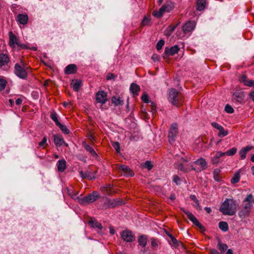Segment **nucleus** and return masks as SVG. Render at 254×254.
<instances>
[{
    "instance_id": "1",
    "label": "nucleus",
    "mask_w": 254,
    "mask_h": 254,
    "mask_svg": "<svg viewBox=\"0 0 254 254\" xmlns=\"http://www.w3.org/2000/svg\"><path fill=\"white\" fill-rule=\"evenodd\" d=\"M238 204L233 199H226L221 204L220 211L224 215H233L237 211Z\"/></svg>"
},
{
    "instance_id": "2",
    "label": "nucleus",
    "mask_w": 254,
    "mask_h": 254,
    "mask_svg": "<svg viewBox=\"0 0 254 254\" xmlns=\"http://www.w3.org/2000/svg\"><path fill=\"white\" fill-rule=\"evenodd\" d=\"M168 100L173 105L179 106L182 103V96L177 90L171 89L168 91Z\"/></svg>"
},
{
    "instance_id": "3",
    "label": "nucleus",
    "mask_w": 254,
    "mask_h": 254,
    "mask_svg": "<svg viewBox=\"0 0 254 254\" xmlns=\"http://www.w3.org/2000/svg\"><path fill=\"white\" fill-rule=\"evenodd\" d=\"M98 198V193L96 191H94L92 193L89 194L87 196L80 198H78V199L80 203L83 205H85L87 203L93 202Z\"/></svg>"
},
{
    "instance_id": "4",
    "label": "nucleus",
    "mask_w": 254,
    "mask_h": 254,
    "mask_svg": "<svg viewBox=\"0 0 254 254\" xmlns=\"http://www.w3.org/2000/svg\"><path fill=\"white\" fill-rule=\"evenodd\" d=\"M9 46L12 48H15L16 45L20 47L21 49H27V47L25 44H21L18 42V40L16 37L12 33V32H9Z\"/></svg>"
},
{
    "instance_id": "5",
    "label": "nucleus",
    "mask_w": 254,
    "mask_h": 254,
    "mask_svg": "<svg viewBox=\"0 0 254 254\" xmlns=\"http://www.w3.org/2000/svg\"><path fill=\"white\" fill-rule=\"evenodd\" d=\"M122 239L127 242H132L135 241V237L132 232L128 230H126L121 233Z\"/></svg>"
},
{
    "instance_id": "6",
    "label": "nucleus",
    "mask_w": 254,
    "mask_h": 254,
    "mask_svg": "<svg viewBox=\"0 0 254 254\" xmlns=\"http://www.w3.org/2000/svg\"><path fill=\"white\" fill-rule=\"evenodd\" d=\"M178 133V126L176 124H172L168 134L169 142L172 143Z\"/></svg>"
},
{
    "instance_id": "7",
    "label": "nucleus",
    "mask_w": 254,
    "mask_h": 254,
    "mask_svg": "<svg viewBox=\"0 0 254 254\" xmlns=\"http://www.w3.org/2000/svg\"><path fill=\"white\" fill-rule=\"evenodd\" d=\"M187 163L188 161L186 159L181 158L178 162L175 163V165L178 169L182 171L188 172L190 171V169L187 164Z\"/></svg>"
},
{
    "instance_id": "8",
    "label": "nucleus",
    "mask_w": 254,
    "mask_h": 254,
    "mask_svg": "<svg viewBox=\"0 0 254 254\" xmlns=\"http://www.w3.org/2000/svg\"><path fill=\"white\" fill-rule=\"evenodd\" d=\"M183 211L187 215L188 218L193 223V224L201 229H203L202 225L198 222L196 218L192 213L185 209H183Z\"/></svg>"
},
{
    "instance_id": "9",
    "label": "nucleus",
    "mask_w": 254,
    "mask_h": 254,
    "mask_svg": "<svg viewBox=\"0 0 254 254\" xmlns=\"http://www.w3.org/2000/svg\"><path fill=\"white\" fill-rule=\"evenodd\" d=\"M9 60L8 56L6 54L0 55V67L2 69L6 70L8 69Z\"/></svg>"
},
{
    "instance_id": "10",
    "label": "nucleus",
    "mask_w": 254,
    "mask_h": 254,
    "mask_svg": "<svg viewBox=\"0 0 254 254\" xmlns=\"http://www.w3.org/2000/svg\"><path fill=\"white\" fill-rule=\"evenodd\" d=\"M15 73L20 78L25 79L27 77V74L26 70L19 64H16L15 65Z\"/></svg>"
},
{
    "instance_id": "11",
    "label": "nucleus",
    "mask_w": 254,
    "mask_h": 254,
    "mask_svg": "<svg viewBox=\"0 0 254 254\" xmlns=\"http://www.w3.org/2000/svg\"><path fill=\"white\" fill-rule=\"evenodd\" d=\"M254 203V198L252 194H249L244 200L242 205L243 208L251 210L253 203Z\"/></svg>"
},
{
    "instance_id": "12",
    "label": "nucleus",
    "mask_w": 254,
    "mask_h": 254,
    "mask_svg": "<svg viewBox=\"0 0 254 254\" xmlns=\"http://www.w3.org/2000/svg\"><path fill=\"white\" fill-rule=\"evenodd\" d=\"M195 23L192 21H189L183 26V31L185 33L191 32L195 27Z\"/></svg>"
},
{
    "instance_id": "13",
    "label": "nucleus",
    "mask_w": 254,
    "mask_h": 254,
    "mask_svg": "<svg viewBox=\"0 0 254 254\" xmlns=\"http://www.w3.org/2000/svg\"><path fill=\"white\" fill-rule=\"evenodd\" d=\"M96 99L98 102L105 103L107 100L106 93L104 91L98 92L96 94Z\"/></svg>"
},
{
    "instance_id": "14",
    "label": "nucleus",
    "mask_w": 254,
    "mask_h": 254,
    "mask_svg": "<svg viewBox=\"0 0 254 254\" xmlns=\"http://www.w3.org/2000/svg\"><path fill=\"white\" fill-rule=\"evenodd\" d=\"M54 142L57 146H61L63 144L66 146H68L67 143L64 142V138L59 135H55L54 136Z\"/></svg>"
},
{
    "instance_id": "15",
    "label": "nucleus",
    "mask_w": 254,
    "mask_h": 254,
    "mask_svg": "<svg viewBox=\"0 0 254 254\" xmlns=\"http://www.w3.org/2000/svg\"><path fill=\"white\" fill-rule=\"evenodd\" d=\"M179 50V48L177 45H175L170 48H166L165 54L168 56H173L177 53Z\"/></svg>"
},
{
    "instance_id": "16",
    "label": "nucleus",
    "mask_w": 254,
    "mask_h": 254,
    "mask_svg": "<svg viewBox=\"0 0 254 254\" xmlns=\"http://www.w3.org/2000/svg\"><path fill=\"white\" fill-rule=\"evenodd\" d=\"M223 152L217 151L214 156L211 158V161L213 164H216L220 162V158L224 156Z\"/></svg>"
},
{
    "instance_id": "17",
    "label": "nucleus",
    "mask_w": 254,
    "mask_h": 254,
    "mask_svg": "<svg viewBox=\"0 0 254 254\" xmlns=\"http://www.w3.org/2000/svg\"><path fill=\"white\" fill-rule=\"evenodd\" d=\"M240 81L245 85L254 87V80L248 79L245 75H242L240 78Z\"/></svg>"
},
{
    "instance_id": "18",
    "label": "nucleus",
    "mask_w": 254,
    "mask_h": 254,
    "mask_svg": "<svg viewBox=\"0 0 254 254\" xmlns=\"http://www.w3.org/2000/svg\"><path fill=\"white\" fill-rule=\"evenodd\" d=\"M77 70V67L74 64H70L66 66L64 69V72L66 74L75 73Z\"/></svg>"
},
{
    "instance_id": "19",
    "label": "nucleus",
    "mask_w": 254,
    "mask_h": 254,
    "mask_svg": "<svg viewBox=\"0 0 254 254\" xmlns=\"http://www.w3.org/2000/svg\"><path fill=\"white\" fill-rule=\"evenodd\" d=\"M119 169L123 171L125 176L129 177L133 175V171L126 165H121Z\"/></svg>"
},
{
    "instance_id": "20",
    "label": "nucleus",
    "mask_w": 254,
    "mask_h": 254,
    "mask_svg": "<svg viewBox=\"0 0 254 254\" xmlns=\"http://www.w3.org/2000/svg\"><path fill=\"white\" fill-rule=\"evenodd\" d=\"M253 148V147L251 146H247L244 148H243L239 152V154L241 156V158L242 160H244L246 157L247 153L251 150Z\"/></svg>"
},
{
    "instance_id": "21",
    "label": "nucleus",
    "mask_w": 254,
    "mask_h": 254,
    "mask_svg": "<svg viewBox=\"0 0 254 254\" xmlns=\"http://www.w3.org/2000/svg\"><path fill=\"white\" fill-rule=\"evenodd\" d=\"M16 20L20 24L25 25L28 22V16L27 14H19L17 15Z\"/></svg>"
},
{
    "instance_id": "22",
    "label": "nucleus",
    "mask_w": 254,
    "mask_h": 254,
    "mask_svg": "<svg viewBox=\"0 0 254 254\" xmlns=\"http://www.w3.org/2000/svg\"><path fill=\"white\" fill-rule=\"evenodd\" d=\"M194 163L200 167V169L203 170L206 168L207 162L203 158H200L194 161Z\"/></svg>"
},
{
    "instance_id": "23",
    "label": "nucleus",
    "mask_w": 254,
    "mask_h": 254,
    "mask_svg": "<svg viewBox=\"0 0 254 254\" xmlns=\"http://www.w3.org/2000/svg\"><path fill=\"white\" fill-rule=\"evenodd\" d=\"M244 99V95L243 92H236L233 94V99L236 102L241 103Z\"/></svg>"
},
{
    "instance_id": "24",
    "label": "nucleus",
    "mask_w": 254,
    "mask_h": 254,
    "mask_svg": "<svg viewBox=\"0 0 254 254\" xmlns=\"http://www.w3.org/2000/svg\"><path fill=\"white\" fill-rule=\"evenodd\" d=\"M83 146L85 149L87 151L89 152L93 157H94L95 158H97L98 157L97 154L96 153L94 149L92 146H90L89 145L86 144L85 142L83 143Z\"/></svg>"
},
{
    "instance_id": "25",
    "label": "nucleus",
    "mask_w": 254,
    "mask_h": 254,
    "mask_svg": "<svg viewBox=\"0 0 254 254\" xmlns=\"http://www.w3.org/2000/svg\"><path fill=\"white\" fill-rule=\"evenodd\" d=\"M82 82L80 80H72L71 86L75 91H78L81 87Z\"/></svg>"
},
{
    "instance_id": "26",
    "label": "nucleus",
    "mask_w": 254,
    "mask_h": 254,
    "mask_svg": "<svg viewBox=\"0 0 254 254\" xmlns=\"http://www.w3.org/2000/svg\"><path fill=\"white\" fill-rule=\"evenodd\" d=\"M57 165L58 171L63 172L66 168V162L64 159L60 160L58 161Z\"/></svg>"
},
{
    "instance_id": "27",
    "label": "nucleus",
    "mask_w": 254,
    "mask_h": 254,
    "mask_svg": "<svg viewBox=\"0 0 254 254\" xmlns=\"http://www.w3.org/2000/svg\"><path fill=\"white\" fill-rule=\"evenodd\" d=\"M130 91L133 94V96L138 95V93L140 90V87L135 83H132L130 86Z\"/></svg>"
},
{
    "instance_id": "28",
    "label": "nucleus",
    "mask_w": 254,
    "mask_h": 254,
    "mask_svg": "<svg viewBox=\"0 0 254 254\" xmlns=\"http://www.w3.org/2000/svg\"><path fill=\"white\" fill-rule=\"evenodd\" d=\"M178 24L175 25H170L165 30V35L167 36H169L174 32L175 29L178 26Z\"/></svg>"
},
{
    "instance_id": "29",
    "label": "nucleus",
    "mask_w": 254,
    "mask_h": 254,
    "mask_svg": "<svg viewBox=\"0 0 254 254\" xmlns=\"http://www.w3.org/2000/svg\"><path fill=\"white\" fill-rule=\"evenodd\" d=\"M96 171H92L90 170H87L85 172L86 175V179L88 180H93L96 178Z\"/></svg>"
},
{
    "instance_id": "30",
    "label": "nucleus",
    "mask_w": 254,
    "mask_h": 254,
    "mask_svg": "<svg viewBox=\"0 0 254 254\" xmlns=\"http://www.w3.org/2000/svg\"><path fill=\"white\" fill-rule=\"evenodd\" d=\"M250 212V210L249 209H246L243 207L241 206V209L240 211L239 212L238 215L239 217L241 218H244L247 216H248Z\"/></svg>"
},
{
    "instance_id": "31",
    "label": "nucleus",
    "mask_w": 254,
    "mask_h": 254,
    "mask_svg": "<svg viewBox=\"0 0 254 254\" xmlns=\"http://www.w3.org/2000/svg\"><path fill=\"white\" fill-rule=\"evenodd\" d=\"M206 3V0H197V9L199 11L203 10L205 8Z\"/></svg>"
},
{
    "instance_id": "32",
    "label": "nucleus",
    "mask_w": 254,
    "mask_h": 254,
    "mask_svg": "<svg viewBox=\"0 0 254 254\" xmlns=\"http://www.w3.org/2000/svg\"><path fill=\"white\" fill-rule=\"evenodd\" d=\"M89 224L93 228H98L101 230L103 228L101 223H99L97 220L91 219L89 221Z\"/></svg>"
},
{
    "instance_id": "33",
    "label": "nucleus",
    "mask_w": 254,
    "mask_h": 254,
    "mask_svg": "<svg viewBox=\"0 0 254 254\" xmlns=\"http://www.w3.org/2000/svg\"><path fill=\"white\" fill-rule=\"evenodd\" d=\"M112 103L116 106L122 105L124 104V101L121 100L120 97L114 96L112 98Z\"/></svg>"
},
{
    "instance_id": "34",
    "label": "nucleus",
    "mask_w": 254,
    "mask_h": 254,
    "mask_svg": "<svg viewBox=\"0 0 254 254\" xmlns=\"http://www.w3.org/2000/svg\"><path fill=\"white\" fill-rule=\"evenodd\" d=\"M220 170L219 169H215L213 171V177L215 181L219 182L221 180V177L220 176Z\"/></svg>"
},
{
    "instance_id": "35",
    "label": "nucleus",
    "mask_w": 254,
    "mask_h": 254,
    "mask_svg": "<svg viewBox=\"0 0 254 254\" xmlns=\"http://www.w3.org/2000/svg\"><path fill=\"white\" fill-rule=\"evenodd\" d=\"M138 242L142 247H145L147 244V237L145 236H140L138 239Z\"/></svg>"
},
{
    "instance_id": "36",
    "label": "nucleus",
    "mask_w": 254,
    "mask_h": 254,
    "mask_svg": "<svg viewBox=\"0 0 254 254\" xmlns=\"http://www.w3.org/2000/svg\"><path fill=\"white\" fill-rule=\"evenodd\" d=\"M219 228L223 232H226L228 230V225L225 221H221L219 223Z\"/></svg>"
},
{
    "instance_id": "37",
    "label": "nucleus",
    "mask_w": 254,
    "mask_h": 254,
    "mask_svg": "<svg viewBox=\"0 0 254 254\" xmlns=\"http://www.w3.org/2000/svg\"><path fill=\"white\" fill-rule=\"evenodd\" d=\"M47 146H48L47 138L46 136H44L42 140L38 143V147L44 149Z\"/></svg>"
},
{
    "instance_id": "38",
    "label": "nucleus",
    "mask_w": 254,
    "mask_h": 254,
    "mask_svg": "<svg viewBox=\"0 0 254 254\" xmlns=\"http://www.w3.org/2000/svg\"><path fill=\"white\" fill-rule=\"evenodd\" d=\"M237 148L235 147H233L231 148L230 149L228 150V151L223 152L224 155H227V156H233L237 152Z\"/></svg>"
},
{
    "instance_id": "39",
    "label": "nucleus",
    "mask_w": 254,
    "mask_h": 254,
    "mask_svg": "<svg viewBox=\"0 0 254 254\" xmlns=\"http://www.w3.org/2000/svg\"><path fill=\"white\" fill-rule=\"evenodd\" d=\"M50 117L55 122L57 126L60 124V123L58 121L57 114L55 111L51 112Z\"/></svg>"
},
{
    "instance_id": "40",
    "label": "nucleus",
    "mask_w": 254,
    "mask_h": 254,
    "mask_svg": "<svg viewBox=\"0 0 254 254\" xmlns=\"http://www.w3.org/2000/svg\"><path fill=\"white\" fill-rule=\"evenodd\" d=\"M162 6L165 12H169L173 9V6L171 4L169 3L164 4Z\"/></svg>"
},
{
    "instance_id": "41",
    "label": "nucleus",
    "mask_w": 254,
    "mask_h": 254,
    "mask_svg": "<svg viewBox=\"0 0 254 254\" xmlns=\"http://www.w3.org/2000/svg\"><path fill=\"white\" fill-rule=\"evenodd\" d=\"M57 126H58L60 128L61 130L63 133L65 134L69 133V130L65 126L60 123V124L58 125Z\"/></svg>"
},
{
    "instance_id": "42",
    "label": "nucleus",
    "mask_w": 254,
    "mask_h": 254,
    "mask_svg": "<svg viewBox=\"0 0 254 254\" xmlns=\"http://www.w3.org/2000/svg\"><path fill=\"white\" fill-rule=\"evenodd\" d=\"M228 134V131L224 129V127H221L219 130L218 136L220 137H223Z\"/></svg>"
},
{
    "instance_id": "43",
    "label": "nucleus",
    "mask_w": 254,
    "mask_h": 254,
    "mask_svg": "<svg viewBox=\"0 0 254 254\" xmlns=\"http://www.w3.org/2000/svg\"><path fill=\"white\" fill-rule=\"evenodd\" d=\"M218 248L221 252H224L227 249L228 246L226 244L219 243L218 244Z\"/></svg>"
},
{
    "instance_id": "44",
    "label": "nucleus",
    "mask_w": 254,
    "mask_h": 254,
    "mask_svg": "<svg viewBox=\"0 0 254 254\" xmlns=\"http://www.w3.org/2000/svg\"><path fill=\"white\" fill-rule=\"evenodd\" d=\"M6 83V80L0 77V91H2L4 89Z\"/></svg>"
},
{
    "instance_id": "45",
    "label": "nucleus",
    "mask_w": 254,
    "mask_h": 254,
    "mask_svg": "<svg viewBox=\"0 0 254 254\" xmlns=\"http://www.w3.org/2000/svg\"><path fill=\"white\" fill-rule=\"evenodd\" d=\"M151 245L152 248L154 250H156V248H157L158 246V242L154 238H151Z\"/></svg>"
},
{
    "instance_id": "46",
    "label": "nucleus",
    "mask_w": 254,
    "mask_h": 254,
    "mask_svg": "<svg viewBox=\"0 0 254 254\" xmlns=\"http://www.w3.org/2000/svg\"><path fill=\"white\" fill-rule=\"evenodd\" d=\"M150 21V19L146 16H145L141 22V25L142 26H145L149 25Z\"/></svg>"
},
{
    "instance_id": "47",
    "label": "nucleus",
    "mask_w": 254,
    "mask_h": 254,
    "mask_svg": "<svg viewBox=\"0 0 254 254\" xmlns=\"http://www.w3.org/2000/svg\"><path fill=\"white\" fill-rule=\"evenodd\" d=\"M163 14L159 10H153L152 15L156 18H161L163 16Z\"/></svg>"
},
{
    "instance_id": "48",
    "label": "nucleus",
    "mask_w": 254,
    "mask_h": 254,
    "mask_svg": "<svg viewBox=\"0 0 254 254\" xmlns=\"http://www.w3.org/2000/svg\"><path fill=\"white\" fill-rule=\"evenodd\" d=\"M163 14L159 10H153L152 15L156 18H161L163 16Z\"/></svg>"
},
{
    "instance_id": "49",
    "label": "nucleus",
    "mask_w": 254,
    "mask_h": 254,
    "mask_svg": "<svg viewBox=\"0 0 254 254\" xmlns=\"http://www.w3.org/2000/svg\"><path fill=\"white\" fill-rule=\"evenodd\" d=\"M240 181V176L238 174H235L234 177L231 179V183L232 184H236Z\"/></svg>"
},
{
    "instance_id": "50",
    "label": "nucleus",
    "mask_w": 254,
    "mask_h": 254,
    "mask_svg": "<svg viewBox=\"0 0 254 254\" xmlns=\"http://www.w3.org/2000/svg\"><path fill=\"white\" fill-rule=\"evenodd\" d=\"M165 44V42L163 40H160L157 44L156 49L157 50H160L162 49V47L164 46Z\"/></svg>"
},
{
    "instance_id": "51",
    "label": "nucleus",
    "mask_w": 254,
    "mask_h": 254,
    "mask_svg": "<svg viewBox=\"0 0 254 254\" xmlns=\"http://www.w3.org/2000/svg\"><path fill=\"white\" fill-rule=\"evenodd\" d=\"M141 99L142 101L146 103H149L151 102L149 100V97L146 93H144L141 96Z\"/></svg>"
},
{
    "instance_id": "52",
    "label": "nucleus",
    "mask_w": 254,
    "mask_h": 254,
    "mask_svg": "<svg viewBox=\"0 0 254 254\" xmlns=\"http://www.w3.org/2000/svg\"><path fill=\"white\" fill-rule=\"evenodd\" d=\"M67 193L68 195L73 199H75L76 198V194L73 192V191L69 189H67Z\"/></svg>"
},
{
    "instance_id": "53",
    "label": "nucleus",
    "mask_w": 254,
    "mask_h": 254,
    "mask_svg": "<svg viewBox=\"0 0 254 254\" xmlns=\"http://www.w3.org/2000/svg\"><path fill=\"white\" fill-rule=\"evenodd\" d=\"M225 111L228 113H233L234 112L233 108L229 105H227L225 108Z\"/></svg>"
},
{
    "instance_id": "54",
    "label": "nucleus",
    "mask_w": 254,
    "mask_h": 254,
    "mask_svg": "<svg viewBox=\"0 0 254 254\" xmlns=\"http://www.w3.org/2000/svg\"><path fill=\"white\" fill-rule=\"evenodd\" d=\"M144 167L147 168L148 170H150L152 168L153 166L150 162L146 161L144 163Z\"/></svg>"
},
{
    "instance_id": "55",
    "label": "nucleus",
    "mask_w": 254,
    "mask_h": 254,
    "mask_svg": "<svg viewBox=\"0 0 254 254\" xmlns=\"http://www.w3.org/2000/svg\"><path fill=\"white\" fill-rule=\"evenodd\" d=\"M190 198L193 200L198 206L199 205V202L198 200L197 199L196 197L194 195H190Z\"/></svg>"
},
{
    "instance_id": "56",
    "label": "nucleus",
    "mask_w": 254,
    "mask_h": 254,
    "mask_svg": "<svg viewBox=\"0 0 254 254\" xmlns=\"http://www.w3.org/2000/svg\"><path fill=\"white\" fill-rule=\"evenodd\" d=\"M173 181L177 185H179L180 182V179L178 176L175 175L173 176Z\"/></svg>"
},
{
    "instance_id": "57",
    "label": "nucleus",
    "mask_w": 254,
    "mask_h": 254,
    "mask_svg": "<svg viewBox=\"0 0 254 254\" xmlns=\"http://www.w3.org/2000/svg\"><path fill=\"white\" fill-rule=\"evenodd\" d=\"M211 125L213 127L216 128L218 130L220 129V128L221 127H222V126H221V125H219L218 124H217V123H215V122L212 123Z\"/></svg>"
},
{
    "instance_id": "58",
    "label": "nucleus",
    "mask_w": 254,
    "mask_h": 254,
    "mask_svg": "<svg viewBox=\"0 0 254 254\" xmlns=\"http://www.w3.org/2000/svg\"><path fill=\"white\" fill-rule=\"evenodd\" d=\"M150 103L151 104V111L154 114L156 112V106L153 102H151Z\"/></svg>"
},
{
    "instance_id": "59",
    "label": "nucleus",
    "mask_w": 254,
    "mask_h": 254,
    "mask_svg": "<svg viewBox=\"0 0 254 254\" xmlns=\"http://www.w3.org/2000/svg\"><path fill=\"white\" fill-rule=\"evenodd\" d=\"M114 147L117 151V152H119L120 151V144L119 143L116 142L114 144Z\"/></svg>"
},
{
    "instance_id": "60",
    "label": "nucleus",
    "mask_w": 254,
    "mask_h": 254,
    "mask_svg": "<svg viewBox=\"0 0 254 254\" xmlns=\"http://www.w3.org/2000/svg\"><path fill=\"white\" fill-rule=\"evenodd\" d=\"M87 136L88 137V138L91 140L92 141L94 140V137L93 134L91 132H89L87 134Z\"/></svg>"
},
{
    "instance_id": "61",
    "label": "nucleus",
    "mask_w": 254,
    "mask_h": 254,
    "mask_svg": "<svg viewBox=\"0 0 254 254\" xmlns=\"http://www.w3.org/2000/svg\"><path fill=\"white\" fill-rule=\"evenodd\" d=\"M22 103V99L21 98H18L15 101V104L17 105H21Z\"/></svg>"
},
{
    "instance_id": "62",
    "label": "nucleus",
    "mask_w": 254,
    "mask_h": 254,
    "mask_svg": "<svg viewBox=\"0 0 254 254\" xmlns=\"http://www.w3.org/2000/svg\"><path fill=\"white\" fill-rule=\"evenodd\" d=\"M114 77H115V76H114V74L109 73L107 74V79L109 80V79H111L112 78H114Z\"/></svg>"
},
{
    "instance_id": "63",
    "label": "nucleus",
    "mask_w": 254,
    "mask_h": 254,
    "mask_svg": "<svg viewBox=\"0 0 254 254\" xmlns=\"http://www.w3.org/2000/svg\"><path fill=\"white\" fill-rule=\"evenodd\" d=\"M250 97L252 99V100L254 102V91L251 92L250 93Z\"/></svg>"
},
{
    "instance_id": "64",
    "label": "nucleus",
    "mask_w": 254,
    "mask_h": 254,
    "mask_svg": "<svg viewBox=\"0 0 254 254\" xmlns=\"http://www.w3.org/2000/svg\"><path fill=\"white\" fill-rule=\"evenodd\" d=\"M210 254H219V253L217 250L213 249L210 251Z\"/></svg>"
}]
</instances>
